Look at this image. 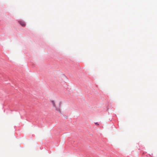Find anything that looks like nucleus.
<instances>
[{"label": "nucleus", "mask_w": 157, "mask_h": 157, "mask_svg": "<svg viewBox=\"0 0 157 157\" xmlns=\"http://www.w3.org/2000/svg\"><path fill=\"white\" fill-rule=\"evenodd\" d=\"M51 102L55 110L59 113H61V105L62 104V102L60 101L57 104L54 101H52Z\"/></svg>", "instance_id": "nucleus-1"}, {"label": "nucleus", "mask_w": 157, "mask_h": 157, "mask_svg": "<svg viewBox=\"0 0 157 157\" xmlns=\"http://www.w3.org/2000/svg\"><path fill=\"white\" fill-rule=\"evenodd\" d=\"M19 22L20 23V24L22 26H25V23L23 21H19Z\"/></svg>", "instance_id": "nucleus-2"}, {"label": "nucleus", "mask_w": 157, "mask_h": 157, "mask_svg": "<svg viewBox=\"0 0 157 157\" xmlns=\"http://www.w3.org/2000/svg\"><path fill=\"white\" fill-rule=\"evenodd\" d=\"M95 124L96 125H99L98 124L97 122L95 123Z\"/></svg>", "instance_id": "nucleus-3"}]
</instances>
